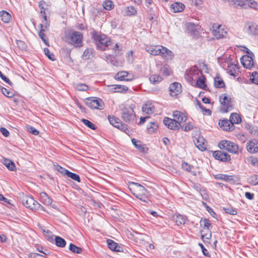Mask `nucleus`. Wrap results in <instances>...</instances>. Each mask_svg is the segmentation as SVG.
<instances>
[{
	"label": "nucleus",
	"mask_w": 258,
	"mask_h": 258,
	"mask_svg": "<svg viewBox=\"0 0 258 258\" xmlns=\"http://www.w3.org/2000/svg\"><path fill=\"white\" fill-rule=\"evenodd\" d=\"M67 176L70 178H71L72 179H74V180L75 181H77L79 182H80L81 181L80 180V176L79 175L76 174V173H73V172H70V171H67Z\"/></svg>",
	"instance_id": "8fccbe9b"
},
{
	"label": "nucleus",
	"mask_w": 258,
	"mask_h": 258,
	"mask_svg": "<svg viewBox=\"0 0 258 258\" xmlns=\"http://www.w3.org/2000/svg\"><path fill=\"white\" fill-rule=\"evenodd\" d=\"M0 17L1 20L5 23H9L11 19V15L5 11H2L0 12Z\"/></svg>",
	"instance_id": "c756f323"
},
{
	"label": "nucleus",
	"mask_w": 258,
	"mask_h": 258,
	"mask_svg": "<svg viewBox=\"0 0 258 258\" xmlns=\"http://www.w3.org/2000/svg\"><path fill=\"white\" fill-rule=\"evenodd\" d=\"M163 123L169 129L172 130H177L181 127V124H179V122L176 121V120L174 118L171 119L166 117L163 119Z\"/></svg>",
	"instance_id": "f8f14e48"
},
{
	"label": "nucleus",
	"mask_w": 258,
	"mask_h": 258,
	"mask_svg": "<svg viewBox=\"0 0 258 258\" xmlns=\"http://www.w3.org/2000/svg\"><path fill=\"white\" fill-rule=\"evenodd\" d=\"M238 69V67L236 65L233 64H230L228 65L227 71L229 75L232 76H236V70Z\"/></svg>",
	"instance_id": "e433bc0d"
},
{
	"label": "nucleus",
	"mask_w": 258,
	"mask_h": 258,
	"mask_svg": "<svg viewBox=\"0 0 258 258\" xmlns=\"http://www.w3.org/2000/svg\"><path fill=\"white\" fill-rule=\"evenodd\" d=\"M17 44L18 46L22 50H26V45L25 43L21 40H17Z\"/></svg>",
	"instance_id": "e2e57ef3"
},
{
	"label": "nucleus",
	"mask_w": 258,
	"mask_h": 258,
	"mask_svg": "<svg viewBox=\"0 0 258 258\" xmlns=\"http://www.w3.org/2000/svg\"><path fill=\"white\" fill-rule=\"evenodd\" d=\"M136 114L131 107L124 108L121 111V117L126 122H133L136 118Z\"/></svg>",
	"instance_id": "423d86ee"
},
{
	"label": "nucleus",
	"mask_w": 258,
	"mask_h": 258,
	"mask_svg": "<svg viewBox=\"0 0 258 258\" xmlns=\"http://www.w3.org/2000/svg\"><path fill=\"white\" fill-rule=\"evenodd\" d=\"M246 0H229V4L235 8L245 9Z\"/></svg>",
	"instance_id": "5701e85b"
},
{
	"label": "nucleus",
	"mask_w": 258,
	"mask_h": 258,
	"mask_svg": "<svg viewBox=\"0 0 258 258\" xmlns=\"http://www.w3.org/2000/svg\"><path fill=\"white\" fill-rule=\"evenodd\" d=\"M149 80L151 83L155 84L161 82L162 78L158 75L154 74L150 76L149 77Z\"/></svg>",
	"instance_id": "37998d69"
},
{
	"label": "nucleus",
	"mask_w": 258,
	"mask_h": 258,
	"mask_svg": "<svg viewBox=\"0 0 258 258\" xmlns=\"http://www.w3.org/2000/svg\"><path fill=\"white\" fill-rule=\"evenodd\" d=\"M158 126L156 123L154 122H150V125L147 127L148 132L149 133H152L154 132L156 130H157Z\"/></svg>",
	"instance_id": "09e8293b"
},
{
	"label": "nucleus",
	"mask_w": 258,
	"mask_h": 258,
	"mask_svg": "<svg viewBox=\"0 0 258 258\" xmlns=\"http://www.w3.org/2000/svg\"><path fill=\"white\" fill-rule=\"evenodd\" d=\"M92 38L96 42H98L100 44L104 46H108L111 44V41L109 38L106 37L105 35H99L98 32L93 31L91 33Z\"/></svg>",
	"instance_id": "9d476101"
},
{
	"label": "nucleus",
	"mask_w": 258,
	"mask_h": 258,
	"mask_svg": "<svg viewBox=\"0 0 258 258\" xmlns=\"http://www.w3.org/2000/svg\"><path fill=\"white\" fill-rule=\"evenodd\" d=\"M74 88L76 90L80 91H85L89 88L87 85L83 83L75 84Z\"/></svg>",
	"instance_id": "a18cd8bd"
},
{
	"label": "nucleus",
	"mask_w": 258,
	"mask_h": 258,
	"mask_svg": "<svg viewBox=\"0 0 258 258\" xmlns=\"http://www.w3.org/2000/svg\"><path fill=\"white\" fill-rule=\"evenodd\" d=\"M55 241L56 245L58 247H63L66 245V240L63 238L58 236H55Z\"/></svg>",
	"instance_id": "c9c22d12"
},
{
	"label": "nucleus",
	"mask_w": 258,
	"mask_h": 258,
	"mask_svg": "<svg viewBox=\"0 0 258 258\" xmlns=\"http://www.w3.org/2000/svg\"><path fill=\"white\" fill-rule=\"evenodd\" d=\"M40 200L45 205H50L52 203V199L45 192L40 193Z\"/></svg>",
	"instance_id": "b1692460"
},
{
	"label": "nucleus",
	"mask_w": 258,
	"mask_h": 258,
	"mask_svg": "<svg viewBox=\"0 0 258 258\" xmlns=\"http://www.w3.org/2000/svg\"><path fill=\"white\" fill-rule=\"evenodd\" d=\"M112 87H113L114 91L117 92H121L124 91H126L128 89L127 87L124 85H113Z\"/></svg>",
	"instance_id": "49530a36"
},
{
	"label": "nucleus",
	"mask_w": 258,
	"mask_h": 258,
	"mask_svg": "<svg viewBox=\"0 0 258 258\" xmlns=\"http://www.w3.org/2000/svg\"><path fill=\"white\" fill-rule=\"evenodd\" d=\"M44 52L45 54L49 59L52 61L55 60L54 55L53 53H50L49 50L47 48H45L44 49Z\"/></svg>",
	"instance_id": "4d7b16f0"
},
{
	"label": "nucleus",
	"mask_w": 258,
	"mask_h": 258,
	"mask_svg": "<svg viewBox=\"0 0 258 258\" xmlns=\"http://www.w3.org/2000/svg\"><path fill=\"white\" fill-rule=\"evenodd\" d=\"M40 27H41V30L39 32V37L42 39V40L48 46L49 44H48L47 41L46 39V36L45 34L44 33V32L45 31V30L43 29V25L42 24H40L39 25Z\"/></svg>",
	"instance_id": "a19ab883"
},
{
	"label": "nucleus",
	"mask_w": 258,
	"mask_h": 258,
	"mask_svg": "<svg viewBox=\"0 0 258 258\" xmlns=\"http://www.w3.org/2000/svg\"><path fill=\"white\" fill-rule=\"evenodd\" d=\"M214 86L216 88H223L225 86L224 82L220 77L217 76L214 78Z\"/></svg>",
	"instance_id": "2f4dec72"
},
{
	"label": "nucleus",
	"mask_w": 258,
	"mask_h": 258,
	"mask_svg": "<svg viewBox=\"0 0 258 258\" xmlns=\"http://www.w3.org/2000/svg\"><path fill=\"white\" fill-rule=\"evenodd\" d=\"M204 230H202L201 231V238L203 239L204 242H206V240L204 239L205 238L207 240H209L212 236V234L211 231L209 230V233H203Z\"/></svg>",
	"instance_id": "6e6d98bb"
},
{
	"label": "nucleus",
	"mask_w": 258,
	"mask_h": 258,
	"mask_svg": "<svg viewBox=\"0 0 258 258\" xmlns=\"http://www.w3.org/2000/svg\"><path fill=\"white\" fill-rule=\"evenodd\" d=\"M224 210L227 213H228L232 215H235L237 213V211L235 209L231 207L224 208Z\"/></svg>",
	"instance_id": "052dcab7"
},
{
	"label": "nucleus",
	"mask_w": 258,
	"mask_h": 258,
	"mask_svg": "<svg viewBox=\"0 0 258 258\" xmlns=\"http://www.w3.org/2000/svg\"><path fill=\"white\" fill-rule=\"evenodd\" d=\"M246 149L250 154H255L258 152V141L252 139L249 141L246 144Z\"/></svg>",
	"instance_id": "4468645a"
},
{
	"label": "nucleus",
	"mask_w": 258,
	"mask_h": 258,
	"mask_svg": "<svg viewBox=\"0 0 258 258\" xmlns=\"http://www.w3.org/2000/svg\"><path fill=\"white\" fill-rule=\"evenodd\" d=\"M248 31L250 34L252 35H257L258 34V25L254 23H248Z\"/></svg>",
	"instance_id": "bb28decb"
},
{
	"label": "nucleus",
	"mask_w": 258,
	"mask_h": 258,
	"mask_svg": "<svg viewBox=\"0 0 258 258\" xmlns=\"http://www.w3.org/2000/svg\"><path fill=\"white\" fill-rule=\"evenodd\" d=\"M213 28L214 29L212 31V33L217 39L226 37L227 32L222 28L221 25L214 24Z\"/></svg>",
	"instance_id": "9b49d317"
},
{
	"label": "nucleus",
	"mask_w": 258,
	"mask_h": 258,
	"mask_svg": "<svg viewBox=\"0 0 258 258\" xmlns=\"http://www.w3.org/2000/svg\"><path fill=\"white\" fill-rule=\"evenodd\" d=\"M155 107L153 104L148 102L146 103L142 107V111L146 114H150L154 112Z\"/></svg>",
	"instance_id": "4be33fe9"
},
{
	"label": "nucleus",
	"mask_w": 258,
	"mask_h": 258,
	"mask_svg": "<svg viewBox=\"0 0 258 258\" xmlns=\"http://www.w3.org/2000/svg\"><path fill=\"white\" fill-rule=\"evenodd\" d=\"M219 124L220 127L226 131H230L234 129V125L229 120L223 119L219 122Z\"/></svg>",
	"instance_id": "6ab92c4d"
},
{
	"label": "nucleus",
	"mask_w": 258,
	"mask_h": 258,
	"mask_svg": "<svg viewBox=\"0 0 258 258\" xmlns=\"http://www.w3.org/2000/svg\"><path fill=\"white\" fill-rule=\"evenodd\" d=\"M245 9L250 8L254 10H258V3L254 0H246Z\"/></svg>",
	"instance_id": "72a5a7b5"
},
{
	"label": "nucleus",
	"mask_w": 258,
	"mask_h": 258,
	"mask_svg": "<svg viewBox=\"0 0 258 258\" xmlns=\"http://www.w3.org/2000/svg\"><path fill=\"white\" fill-rule=\"evenodd\" d=\"M173 116L174 118L176 120V121L179 122V124L185 122L187 120L186 114L180 111L176 110L173 111Z\"/></svg>",
	"instance_id": "a211bd4d"
},
{
	"label": "nucleus",
	"mask_w": 258,
	"mask_h": 258,
	"mask_svg": "<svg viewBox=\"0 0 258 258\" xmlns=\"http://www.w3.org/2000/svg\"><path fill=\"white\" fill-rule=\"evenodd\" d=\"M45 4V2L44 1H41L39 3V7L40 9V13L45 14V8L43 7V5Z\"/></svg>",
	"instance_id": "338daca9"
},
{
	"label": "nucleus",
	"mask_w": 258,
	"mask_h": 258,
	"mask_svg": "<svg viewBox=\"0 0 258 258\" xmlns=\"http://www.w3.org/2000/svg\"><path fill=\"white\" fill-rule=\"evenodd\" d=\"M241 118L239 115L236 113H232L230 116L229 120L232 122V124L239 123L241 122Z\"/></svg>",
	"instance_id": "7c9ffc66"
},
{
	"label": "nucleus",
	"mask_w": 258,
	"mask_h": 258,
	"mask_svg": "<svg viewBox=\"0 0 258 258\" xmlns=\"http://www.w3.org/2000/svg\"><path fill=\"white\" fill-rule=\"evenodd\" d=\"M132 142L136 148L142 152H145V148L143 146L141 141L135 139H132Z\"/></svg>",
	"instance_id": "473e14b6"
},
{
	"label": "nucleus",
	"mask_w": 258,
	"mask_h": 258,
	"mask_svg": "<svg viewBox=\"0 0 258 258\" xmlns=\"http://www.w3.org/2000/svg\"><path fill=\"white\" fill-rule=\"evenodd\" d=\"M199 245L201 247V248L202 249V252H203V253L204 254V255L206 256L210 257V255L209 254V251H208V250L206 248H205V247L203 245V244H202V243H199Z\"/></svg>",
	"instance_id": "0e129e2a"
},
{
	"label": "nucleus",
	"mask_w": 258,
	"mask_h": 258,
	"mask_svg": "<svg viewBox=\"0 0 258 258\" xmlns=\"http://www.w3.org/2000/svg\"><path fill=\"white\" fill-rule=\"evenodd\" d=\"M192 187L198 191H201L202 189V186L200 183H193Z\"/></svg>",
	"instance_id": "774afa93"
},
{
	"label": "nucleus",
	"mask_w": 258,
	"mask_h": 258,
	"mask_svg": "<svg viewBox=\"0 0 258 258\" xmlns=\"http://www.w3.org/2000/svg\"><path fill=\"white\" fill-rule=\"evenodd\" d=\"M146 51L153 55H161L165 59H171L174 56L173 53L162 46H147Z\"/></svg>",
	"instance_id": "f257e3e1"
},
{
	"label": "nucleus",
	"mask_w": 258,
	"mask_h": 258,
	"mask_svg": "<svg viewBox=\"0 0 258 258\" xmlns=\"http://www.w3.org/2000/svg\"><path fill=\"white\" fill-rule=\"evenodd\" d=\"M218 146L220 149L225 150L234 154L241 153L242 151V148L239 147L237 144L228 140L221 141L219 143Z\"/></svg>",
	"instance_id": "7ed1b4c3"
},
{
	"label": "nucleus",
	"mask_w": 258,
	"mask_h": 258,
	"mask_svg": "<svg viewBox=\"0 0 258 258\" xmlns=\"http://www.w3.org/2000/svg\"><path fill=\"white\" fill-rule=\"evenodd\" d=\"M181 127L184 131L187 132L193 128V124L190 122H188L181 126Z\"/></svg>",
	"instance_id": "13d9d810"
},
{
	"label": "nucleus",
	"mask_w": 258,
	"mask_h": 258,
	"mask_svg": "<svg viewBox=\"0 0 258 258\" xmlns=\"http://www.w3.org/2000/svg\"><path fill=\"white\" fill-rule=\"evenodd\" d=\"M169 89L171 96L176 97L181 92V85L179 83L174 82L170 84Z\"/></svg>",
	"instance_id": "2eb2a0df"
},
{
	"label": "nucleus",
	"mask_w": 258,
	"mask_h": 258,
	"mask_svg": "<svg viewBox=\"0 0 258 258\" xmlns=\"http://www.w3.org/2000/svg\"><path fill=\"white\" fill-rule=\"evenodd\" d=\"M132 184L135 186V189L133 195L138 199L145 203H148L149 200V192L141 184L137 182H132Z\"/></svg>",
	"instance_id": "f03ea898"
},
{
	"label": "nucleus",
	"mask_w": 258,
	"mask_h": 258,
	"mask_svg": "<svg viewBox=\"0 0 258 258\" xmlns=\"http://www.w3.org/2000/svg\"><path fill=\"white\" fill-rule=\"evenodd\" d=\"M250 80L253 83L258 84V73L256 72H253Z\"/></svg>",
	"instance_id": "bf43d9fd"
},
{
	"label": "nucleus",
	"mask_w": 258,
	"mask_h": 258,
	"mask_svg": "<svg viewBox=\"0 0 258 258\" xmlns=\"http://www.w3.org/2000/svg\"><path fill=\"white\" fill-rule=\"evenodd\" d=\"M108 119L111 124L128 135L130 131L127 125L122 123L118 118L114 116L108 115Z\"/></svg>",
	"instance_id": "39448f33"
},
{
	"label": "nucleus",
	"mask_w": 258,
	"mask_h": 258,
	"mask_svg": "<svg viewBox=\"0 0 258 258\" xmlns=\"http://www.w3.org/2000/svg\"><path fill=\"white\" fill-rule=\"evenodd\" d=\"M22 203L26 207L33 210H38L39 208L44 210L43 207L38 202L30 196H24L22 200Z\"/></svg>",
	"instance_id": "0eeeda50"
},
{
	"label": "nucleus",
	"mask_w": 258,
	"mask_h": 258,
	"mask_svg": "<svg viewBox=\"0 0 258 258\" xmlns=\"http://www.w3.org/2000/svg\"><path fill=\"white\" fill-rule=\"evenodd\" d=\"M66 41L76 47L82 46L83 34L80 32L73 31L66 36Z\"/></svg>",
	"instance_id": "20e7f679"
},
{
	"label": "nucleus",
	"mask_w": 258,
	"mask_h": 258,
	"mask_svg": "<svg viewBox=\"0 0 258 258\" xmlns=\"http://www.w3.org/2000/svg\"><path fill=\"white\" fill-rule=\"evenodd\" d=\"M248 183L251 185H256L258 184V175L251 176L248 179Z\"/></svg>",
	"instance_id": "864d4df0"
},
{
	"label": "nucleus",
	"mask_w": 258,
	"mask_h": 258,
	"mask_svg": "<svg viewBox=\"0 0 258 258\" xmlns=\"http://www.w3.org/2000/svg\"><path fill=\"white\" fill-rule=\"evenodd\" d=\"M128 73L125 71H122L117 73L114 78L116 80L119 81H130L133 80L134 77L133 76H129Z\"/></svg>",
	"instance_id": "f3484780"
},
{
	"label": "nucleus",
	"mask_w": 258,
	"mask_h": 258,
	"mask_svg": "<svg viewBox=\"0 0 258 258\" xmlns=\"http://www.w3.org/2000/svg\"><path fill=\"white\" fill-rule=\"evenodd\" d=\"M93 56V49L90 48H87L84 51L82 55L83 59L87 60Z\"/></svg>",
	"instance_id": "f704fd0d"
},
{
	"label": "nucleus",
	"mask_w": 258,
	"mask_h": 258,
	"mask_svg": "<svg viewBox=\"0 0 258 258\" xmlns=\"http://www.w3.org/2000/svg\"><path fill=\"white\" fill-rule=\"evenodd\" d=\"M102 6L105 10L108 11L112 9L114 6L113 3L111 0L105 1L103 3Z\"/></svg>",
	"instance_id": "ea45409f"
},
{
	"label": "nucleus",
	"mask_w": 258,
	"mask_h": 258,
	"mask_svg": "<svg viewBox=\"0 0 258 258\" xmlns=\"http://www.w3.org/2000/svg\"><path fill=\"white\" fill-rule=\"evenodd\" d=\"M213 157L222 162H228L231 160L230 155L223 151H216L213 153Z\"/></svg>",
	"instance_id": "ddd939ff"
},
{
	"label": "nucleus",
	"mask_w": 258,
	"mask_h": 258,
	"mask_svg": "<svg viewBox=\"0 0 258 258\" xmlns=\"http://www.w3.org/2000/svg\"><path fill=\"white\" fill-rule=\"evenodd\" d=\"M197 86L203 89H206L207 87L204 79L199 78L197 81Z\"/></svg>",
	"instance_id": "3c124183"
},
{
	"label": "nucleus",
	"mask_w": 258,
	"mask_h": 258,
	"mask_svg": "<svg viewBox=\"0 0 258 258\" xmlns=\"http://www.w3.org/2000/svg\"><path fill=\"white\" fill-rule=\"evenodd\" d=\"M174 221L177 225H180L184 224L186 219L184 216L179 214L174 218Z\"/></svg>",
	"instance_id": "4c0bfd02"
},
{
	"label": "nucleus",
	"mask_w": 258,
	"mask_h": 258,
	"mask_svg": "<svg viewBox=\"0 0 258 258\" xmlns=\"http://www.w3.org/2000/svg\"><path fill=\"white\" fill-rule=\"evenodd\" d=\"M85 102L86 105L92 109H102L103 108V101L96 97L87 98L85 99Z\"/></svg>",
	"instance_id": "6e6552de"
},
{
	"label": "nucleus",
	"mask_w": 258,
	"mask_h": 258,
	"mask_svg": "<svg viewBox=\"0 0 258 258\" xmlns=\"http://www.w3.org/2000/svg\"><path fill=\"white\" fill-rule=\"evenodd\" d=\"M0 89L1 90L2 93L5 96H6L8 97L12 98L14 96V94L13 93V92H12L10 90H8L7 89H6L3 87L1 86Z\"/></svg>",
	"instance_id": "de8ad7c7"
},
{
	"label": "nucleus",
	"mask_w": 258,
	"mask_h": 258,
	"mask_svg": "<svg viewBox=\"0 0 258 258\" xmlns=\"http://www.w3.org/2000/svg\"><path fill=\"white\" fill-rule=\"evenodd\" d=\"M69 249L72 252L76 253H81L82 252V249L78 246H77L73 243H71L69 246Z\"/></svg>",
	"instance_id": "c03bdc74"
},
{
	"label": "nucleus",
	"mask_w": 258,
	"mask_h": 258,
	"mask_svg": "<svg viewBox=\"0 0 258 258\" xmlns=\"http://www.w3.org/2000/svg\"><path fill=\"white\" fill-rule=\"evenodd\" d=\"M184 5L182 3L179 2L174 3L171 6V9L173 13L180 12L184 10Z\"/></svg>",
	"instance_id": "393cba45"
},
{
	"label": "nucleus",
	"mask_w": 258,
	"mask_h": 258,
	"mask_svg": "<svg viewBox=\"0 0 258 258\" xmlns=\"http://www.w3.org/2000/svg\"><path fill=\"white\" fill-rule=\"evenodd\" d=\"M54 169L55 170L58 171L60 173H61L62 174L64 175H67V171H69L68 170L62 167L60 165L57 164V165H54Z\"/></svg>",
	"instance_id": "5fc2aeb1"
},
{
	"label": "nucleus",
	"mask_w": 258,
	"mask_h": 258,
	"mask_svg": "<svg viewBox=\"0 0 258 258\" xmlns=\"http://www.w3.org/2000/svg\"><path fill=\"white\" fill-rule=\"evenodd\" d=\"M252 56L245 55L241 58V62L243 66L247 69H250L254 66V61Z\"/></svg>",
	"instance_id": "dca6fc26"
},
{
	"label": "nucleus",
	"mask_w": 258,
	"mask_h": 258,
	"mask_svg": "<svg viewBox=\"0 0 258 258\" xmlns=\"http://www.w3.org/2000/svg\"><path fill=\"white\" fill-rule=\"evenodd\" d=\"M160 71L161 73L165 76H169L171 73V69L170 67L167 65L165 64L161 68Z\"/></svg>",
	"instance_id": "79ce46f5"
},
{
	"label": "nucleus",
	"mask_w": 258,
	"mask_h": 258,
	"mask_svg": "<svg viewBox=\"0 0 258 258\" xmlns=\"http://www.w3.org/2000/svg\"><path fill=\"white\" fill-rule=\"evenodd\" d=\"M27 130L29 132L32 133L34 135H37L39 134V131L36 130L35 127L32 126L28 125L27 126Z\"/></svg>",
	"instance_id": "680f3d73"
},
{
	"label": "nucleus",
	"mask_w": 258,
	"mask_h": 258,
	"mask_svg": "<svg viewBox=\"0 0 258 258\" xmlns=\"http://www.w3.org/2000/svg\"><path fill=\"white\" fill-rule=\"evenodd\" d=\"M106 242L108 248L111 250L117 252H121L123 251V248L119 246L117 243L112 240L108 239L107 240Z\"/></svg>",
	"instance_id": "412c9836"
},
{
	"label": "nucleus",
	"mask_w": 258,
	"mask_h": 258,
	"mask_svg": "<svg viewBox=\"0 0 258 258\" xmlns=\"http://www.w3.org/2000/svg\"><path fill=\"white\" fill-rule=\"evenodd\" d=\"M81 121L83 122L89 128H91L92 130H96V127L90 121H89V120H88L87 119L83 118V119H81Z\"/></svg>",
	"instance_id": "603ef678"
},
{
	"label": "nucleus",
	"mask_w": 258,
	"mask_h": 258,
	"mask_svg": "<svg viewBox=\"0 0 258 258\" xmlns=\"http://www.w3.org/2000/svg\"><path fill=\"white\" fill-rule=\"evenodd\" d=\"M125 13L127 16L136 15L137 13V11L133 6H128L125 8Z\"/></svg>",
	"instance_id": "58836bf2"
},
{
	"label": "nucleus",
	"mask_w": 258,
	"mask_h": 258,
	"mask_svg": "<svg viewBox=\"0 0 258 258\" xmlns=\"http://www.w3.org/2000/svg\"><path fill=\"white\" fill-rule=\"evenodd\" d=\"M220 102L221 104V111L222 112H228L231 110L233 106L231 101V98H228L226 94H224L222 96H220Z\"/></svg>",
	"instance_id": "1a4fd4ad"
},
{
	"label": "nucleus",
	"mask_w": 258,
	"mask_h": 258,
	"mask_svg": "<svg viewBox=\"0 0 258 258\" xmlns=\"http://www.w3.org/2000/svg\"><path fill=\"white\" fill-rule=\"evenodd\" d=\"M194 142L195 145L200 150L203 151L206 149L207 144L203 137H199Z\"/></svg>",
	"instance_id": "aec40b11"
},
{
	"label": "nucleus",
	"mask_w": 258,
	"mask_h": 258,
	"mask_svg": "<svg viewBox=\"0 0 258 258\" xmlns=\"http://www.w3.org/2000/svg\"><path fill=\"white\" fill-rule=\"evenodd\" d=\"M198 25L192 23H189L187 25V30L191 35L196 36L198 32Z\"/></svg>",
	"instance_id": "a878e982"
},
{
	"label": "nucleus",
	"mask_w": 258,
	"mask_h": 258,
	"mask_svg": "<svg viewBox=\"0 0 258 258\" xmlns=\"http://www.w3.org/2000/svg\"><path fill=\"white\" fill-rule=\"evenodd\" d=\"M3 163L11 171H14L16 169L15 163L9 159L4 158Z\"/></svg>",
	"instance_id": "c85d7f7f"
},
{
	"label": "nucleus",
	"mask_w": 258,
	"mask_h": 258,
	"mask_svg": "<svg viewBox=\"0 0 258 258\" xmlns=\"http://www.w3.org/2000/svg\"><path fill=\"white\" fill-rule=\"evenodd\" d=\"M214 177L216 179L222 180L227 182H229L233 180L232 176L224 174H215L214 175Z\"/></svg>",
	"instance_id": "cd10ccee"
},
{
	"label": "nucleus",
	"mask_w": 258,
	"mask_h": 258,
	"mask_svg": "<svg viewBox=\"0 0 258 258\" xmlns=\"http://www.w3.org/2000/svg\"><path fill=\"white\" fill-rule=\"evenodd\" d=\"M202 222L204 224V228L209 230V227L211 226V223L210 222V221L207 219H204Z\"/></svg>",
	"instance_id": "69168bd1"
}]
</instances>
